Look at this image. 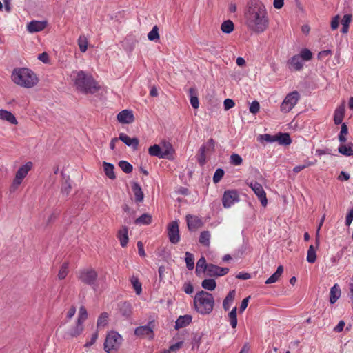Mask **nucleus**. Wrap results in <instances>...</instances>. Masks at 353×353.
<instances>
[{
    "mask_svg": "<svg viewBox=\"0 0 353 353\" xmlns=\"http://www.w3.org/2000/svg\"><path fill=\"white\" fill-rule=\"evenodd\" d=\"M244 22L247 29L255 34H261L268 28V12L261 1H248L244 10Z\"/></svg>",
    "mask_w": 353,
    "mask_h": 353,
    "instance_id": "obj_1",
    "label": "nucleus"
},
{
    "mask_svg": "<svg viewBox=\"0 0 353 353\" xmlns=\"http://www.w3.org/2000/svg\"><path fill=\"white\" fill-rule=\"evenodd\" d=\"M11 79L16 85L25 88H33L39 82L37 74L27 68H14L11 74Z\"/></svg>",
    "mask_w": 353,
    "mask_h": 353,
    "instance_id": "obj_2",
    "label": "nucleus"
},
{
    "mask_svg": "<svg viewBox=\"0 0 353 353\" xmlns=\"http://www.w3.org/2000/svg\"><path fill=\"white\" fill-rule=\"evenodd\" d=\"M72 77L77 89L84 94H94L99 90L92 76L83 70L73 72Z\"/></svg>",
    "mask_w": 353,
    "mask_h": 353,
    "instance_id": "obj_3",
    "label": "nucleus"
},
{
    "mask_svg": "<svg viewBox=\"0 0 353 353\" xmlns=\"http://www.w3.org/2000/svg\"><path fill=\"white\" fill-rule=\"evenodd\" d=\"M194 306L198 313L203 315L210 314L214 306L213 295L203 290L196 292L194 299Z\"/></svg>",
    "mask_w": 353,
    "mask_h": 353,
    "instance_id": "obj_4",
    "label": "nucleus"
},
{
    "mask_svg": "<svg viewBox=\"0 0 353 353\" xmlns=\"http://www.w3.org/2000/svg\"><path fill=\"white\" fill-rule=\"evenodd\" d=\"M32 163L31 161H28L19 168L10 186L11 192H14L18 189L25 177L28 175V172L32 170Z\"/></svg>",
    "mask_w": 353,
    "mask_h": 353,
    "instance_id": "obj_5",
    "label": "nucleus"
},
{
    "mask_svg": "<svg viewBox=\"0 0 353 353\" xmlns=\"http://www.w3.org/2000/svg\"><path fill=\"white\" fill-rule=\"evenodd\" d=\"M121 336L114 331L109 332L105 338L104 342V350L107 353H110V351H117L120 347L122 343Z\"/></svg>",
    "mask_w": 353,
    "mask_h": 353,
    "instance_id": "obj_6",
    "label": "nucleus"
},
{
    "mask_svg": "<svg viewBox=\"0 0 353 353\" xmlns=\"http://www.w3.org/2000/svg\"><path fill=\"white\" fill-rule=\"evenodd\" d=\"M301 98L298 91H293L288 93L281 103L280 110L283 113H288L297 104Z\"/></svg>",
    "mask_w": 353,
    "mask_h": 353,
    "instance_id": "obj_7",
    "label": "nucleus"
},
{
    "mask_svg": "<svg viewBox=\"0 0 353 353\" xmlns=\"http://www.w3.org/2000/svg\"><path fill=\"white\" fill-rule=\"evenodd\" d=\"M77 278L81 283L94 286L98 278V274L93 268H84L79 271Z\"/></svg>",
    "mask_w": 353,
    "mask_h": 353,
    "instance_id": "obj_8",
    "label": "nucleus"
},
{
    "mask_svg": "<svg viewBox=\"0 0 353 353\" xmlns=\"http://www.w3.org/2000/svg\"><path fill=\"white\" fill-rule=\"evenodd\" d=\"M154 323L149 322L147 325L137 327L134 330V334L142 338H148L152 339L154 338Z\"/></svg>",
    "mask_w": 353,
    "mask_h": 353,
    "instance_id": "obj_9",
    "label": "nucleus"
},
{
    "mask_svg": "<svg viewBox=\"0 0 353 353\" xmlns=\"http://www.w3.org/2000/svg\"><path fill=\"white\" fill-rule=\"evenodd\" d=\"M168 236L170 241L176 244L180 241L179 223L177 221L170 222L168 225Z\"/></svg>",
    "mask_w": 353,
    "mask_h": 353,
    "instance_id": "obj_10",
    "label": "nucleus"
},
{
    "mask_svg": "<svg viewBox=\"0 0 353 353\" xmlns=\"http://www.w3.org/2000/svg\"><path fill=\"white\" fill-rule=\"evenodd\" d=\"M239 200V194L236 190H226L222 198L223 205L225 208H230L235 202H238Z\"/></svg>",
    "mask_w": 353,
    "mask_h": 353,
    "instance_id": "obj_11",
    "label": "nucleus"
},
{
    "mask_svg": "<svg viewBox=\"0 0 353 353\" xmlns=\"http://www.w3.org/2000/svg\"><path fill=\"white\" fill-rule=\"evenodd\" d=\"M250 188L253 190L254 194L257 196L261 205L265 207L268 204V199L266 197V193L264 191L263 186L258 182H250L249 184Z\"/></svg>",
    "mask_w": 353,
    "mask_h": 353,
    "instance_id": "obj_12",
    "label": "nucleus"
},
{
    "mask_svg": "<svg viewBox=\"0 0 353 353\" xmlns=\"http://www.w3.org/2000/svg\"><path fill=\"white\" fill-rule=\"evenodd\" d=\"M171 149L172 146L169 145V147L167 148L165 150L163 151L159 145L154 144L148 148V153L150 156L157 157L159 159H163L168 157Z\"/></svg>",
    "mask_w": 353,
    "mask_h": 353,
    "instance_id": "obj_13",
    "label": "nucleus"
},
{
    "mask_svg": "<svg viewBox=\"0 0 353 353\" xmlns=\"http://www.w3.org/2000/svg\"><path fill=\"white\" fill-rule=\"evenodd\" d=\"M228 272L229 269L227 268H221L218 265L210 263L206 274L210 277H216L224 276L227 274Z\"/></svg>",
    "mask_w": 353,
    "mask_h": 353,
    "instance_id": "obj_14",
    "label": "nucleus"
},
{
    "mask_svg": "<svg viewBox=\"0 0 353 353\" xmlns=\"http://www.w3.org/2000/svg\"><path fill=\"white\" fill-rule=\"evenodd\" d=\"M117 120L121 123H132L134 121V117L132 110H124L117 114Z\"/></svg>",
    "mask_w": 353,
    "mask_h": 353,
    "instance_id": "obj_15",
    "label": "nucleus"
},
{
    "mask_svg": "<svg viewBox=\"0 0 353 353\" xmlns=\"http://www.w3.org/2000/svg\"><path fill=\"white\" fill-rule=\"evenodd\" d=\"M188 228L190 230H196L202 226L203 223L200 218L196 216L187 214L185 216Z\"/></svg>",
    "mask_w": 353,
    "mask_h": 353,
    "instance_id": "obj_16",
    "label": "nucleus"
},
{
    "mask_svg": "<svg viewBox=\"0 0 353 353\" xmlns=\"http://www.w3.org/2000/svg\"><path fill=\"white\" fill-rule=\"evenodd\" d=\"M288 65L290 70L299 71L303 68L302 59L299 54L294 55L288 61Z\"/></svg>",
    "mask_w": 353,
    "mask_h": 353,
    "instance_id": "obj_17",
    "label": "nucleus"
},
{
    "mask_svg": "<svg viewBox=\"0 0 353 353\" xmlns=\"http://www.w3.org/2000/svg\"><path fill=\"white\" fill-rule=\"evenodd\" d=\"M119 139L125 143L128 146H130L133 150H137L139 141L137 138H130L129 136L124 133L119 134Z\"/></svg>",
    "mask_w": 353,
    "mask_h": 353,
    "instance_id": "obj_18",
    "label": "nucleus"
},
{
    "mask_svg": "<svg viewBox=\"0 0 353 353\" xmlns=\"http://www.w3.org/2000/svg\"><path fill=\"white\" fill-rule=\"evenodd\" d=\"M117 236L119 240L121 246L122 248L126 247L129 241L128 228L126 226H122L118 231Z\"/></svg>",
    "mask_w": 353,
    "mask_h": 353,
    "instance_id": "obj_19",
    "label": "nucleus"
},
{
    "mask_svg": "<svg viewBox=\"0 0 353 353\" xmlns=\"http://www.w3.org/2000/svg\"><path fill=\"white\" fill-rule=\"evenodd\" d=\"M46 21H32L27 26V29L30 32H37L43 30L46 27Z\"/></svg>",
    "mask_w": 353,
    "mask_h": 353,
    "instance_id": "obj_20",
    "label": "nucleus"
},
{
    "mask_svg": "<svg viewBox=\"0 0 353 353\" xmlns=\"http://www.w3.org/2000/svg\"><path fill=\"white\" fill-rule=\"evenodd\" d=\"M192 317L190 315L186 314L180 316L176 321L175 329L179 330L188 325L192 321Z\"/></svg>",
    "mask_w": 353,
    "mask_h": 353,
    "instance_id": "obj_21",
    "label": "nucleus"
},
{
    "mask_svg": "<svg viewBox=\"0 0 353 353\" xmlns=\"http://www.w3.org/2000/svg\"><path fill=\"white\" fill-rule=\"evenodd\" d=\"M341 291L338 284H334L330 291V302L332 304L335 303L341 296Z\"/></svg>",
    "mask_w": 353,
    "mask_h": 353,
    "instance_id": "obj_22",
    "label": "nucleus"
},
{
    "mask_svg": "<svg viewBox=\"0 0 353 353\" xmlns=\"http://www.w3.org/2000/svg\"><path fill=\"white\" fill-rule=\"evenodd\" d=\"M132 190L134 196L135 201L137 203L142 202L144 198V194L139 184L134 183L132 185Z\"/></svg>",
    "mask_w": 353,
    "mask_h": 353,
    "instance_id": "obj_23",
    "label": "nucleus"
},
{
    "mask_svg": "<svg viewBox=\"0 0 353 353\" xmlns=\"http://www.w3.org/2000/svg\"><path fill=\"white\" fill-rule=\"evenodd\" d=\"M0 119L6 121L14 125H17L18 123L14 115L6 110H0Z\"/></svg>",
    "mask_w": 353,
    "mask_h": 353,
    "instance_id": "obj_24",
    "label": "nucleus"
},
{
    "mask_svg": "<svg viewBox=\"0 0 353 353\" xmlns=\"http://www.w3.org/2000/svg\"><path fill=\"white\" fill-rule=\"evenodd\" d=\"M103 170H104L105 174L109 179H110L112 180H114L116 179V175L114 172V166L113 164L104 161L103 163Z\"/></svg>",
    "mask_w": 353,
    "mask_h": 353,
    "instance_id": "obj_25",
    "label": "nucleus"
},
{
    "mask_svg": "<svg viewBox=\"0 0 353 353\" xmlns=\"http://www.w3.org/2000/svg\"><path fill=\"white\" fill-rule=\"evenodd\" d=\"M209 264H207L206 260L204 256H201L197 261L196 267V274L197 275L201 273L206 272L208 268Z\"/></svg>",
    "mask_w": 353,
    "mask_h": 353,
    "instance_id": "obj_26",
    "label": "nucleus"
},
{
    "mask_svg": "<svg viewBox=\"0 0 353 353\" xmlns=\"http://www.w3.org/2000/svg\"><path fill=\"white\" fill-rule=\"evenodd\" d=\"M120 313L125 317H129L132 314V305L129 302L121 303L119 305Z\"/></svg>",
    "mask_w": 353,
    "mask_h": 353,
    "instance_id": "obj_27",
    "label": "nucleus"
},
{
    "mask_svg": "<svg viewBox=\"0 0 353 353\" xmlns=\"http://www.w3.org/2000/svg\"><path fill=\"white\" fill-rule=\"evenodd\" d=\"M283 272V268L282 265H279L277 268L276 271L271 275L265 282V284H271L276 282L281 277Z\"/></svg>",
    "mask_w": 353,
    "mask_h": 353,
    "instance_id": "obj_28",
    "label": "nucleus"
},
{
    "mask_svg": "<svg viewBox=\"0 0 353 353\" xmlns=\"http://www.w3.org/2000/svg\"><path fill=\"white\" fill-rule=\"evenodd\" d=\"M235 296V291L231 290L227 294L223 302V307L225 310H228L232 304Z\"/></svg>",
    "mask_w": 353,
    "mask_h": 353,
    "instance_id": "obj_29",
    "label": "nucleus"
},
{
    "mask_svg": "<svg viewBox=\"0 0 353 353\" xmlns=\"http://www.w3.org/2000/svg\"><path fill=\"white\" fill-rule=\"evenodd\" d=\"M211 234L209 231H203L201 232L199 242L205 246L209 247L210 244Z\"/></svg>",
    "mask_w": 353,
    "mask_h": 353,
    "instance_id": "obj_30",
    "label": "nucleus"
},
{
    "mask_svg": "<svg viewBox=\"0 0 353 353\" xmlns=\"http://www.w3.org/2000/svg\"><path fill=\"white\" fill-rule=\"evenodd\" d=\"M339 152L345 156L353 155V143H349L346 145H341L339 147Z\"/></svg>",
    "mask_w": 353,
    "mask_h": 353,
    "instance_id": "obj_31",
    "label": "nucleus"
},
{
    "mask_svg": "<svg viewBox=\"0 0 353 353\" xmlns=\"http://www.w3.org/2000/svg\"><path fill=\"white\" fill-rule=\"evenodd\" d=\"M276 141L280 145H288L291 143L292 141L290 135L288 133H279L276 134Z\"/></svg>",
    "mask_w": 353,
    "mask_h": 353,
    "instance_id": "obj_32",
    "label": "nucleus"
},
{
    "mask_svg": "<svg viewBox=\"0 0 353 353\" xmlns=\"http://www.w3.org/2000/svg\"><path fill=\"white\" fill-rule=\"evenodd\" d=\"M345 110L343 107L336 108L334 111V121L335 124L338 125L341 123L344 117Z\"/></svg>",
    "mask_w": 353,
    "mask_h": 353,
    "instance_id": "obj_33",
    "label": "nucleus"
},
{
    "mask_svg": "<svg viewBox=\"0 0 353 353\" xmlns=\"http://www.w3.org/2000/svg\"><path fill=\"white\" fill-rule=\"evenodd\" d=\"M201 286L205 290L212 291L216 287V283L214 279H204L201 283Z\"/></svg>",
    "mask_w": 353,
    "mask_h": 353,
    "instance_id": "obj_34",
    "label": "nucleus"
},
{
    "mask_svg": "<svg viewBox=\"0 0 353 353\" xmlns=\"http://www.w3.org/2000/svg\"><path fill=\"white\" fill-rule=\"evenodd\" d=\"M83 330V325H81L77 322L76 325L69 330L68 334L71 337H77L82 333Z\"/></svg>",
    "mask_w": 353,
    "mask_h": 353,
    "instance_id": "obj_35",
    "label": "nucleus"
},
{
    "mask_svg": "<svg viewBox=\"0 0 353 353\" xmlns=\"http://www.w3.org/2000/svg\"><path fill=\"white\" fill-rule=\"evenodd\" d=\"M234 23L230 20L223 21L221 26V30H222V32L227 34L231 33L234 30Z\"/></svg>",
    "mask_w": 353,
    "mask_h": 353,
    "instance_id": "obj_36",
    "label": "nucleus"
},
{
    "mask_svg": "<svg viewBox=\"0 0 353 353\" xmlns=\"http://www.w3.org/2000/svg\"><path fill=\"white\" fill-rule=\"evenodd\" d=\"M130 281L132 284L133 288L137 295H140L142 292V285L139 281V279L134 276H132L130 279Z\"/></svg>",
    "mask_w": 353,
    "mask_h": 353,
    "instance_id": "obj_37",
    "label": "nucleus"
},
{
    "mask_svg": "<svg viewBox=\"0 0 353 353\" xmlns=\"http://www.w3.org/2000/svg\"><path fill=\"white\" fill-rule=\"evenodd\" d=\"M352 20V16L350 14H345L342 19L341 23L343 28L341 32L343 33H347L349 30V26Z\"/></svg>",
    "mask_w": 353,
    "mask_h": 353,
    "instance_id": "obj_38",
    "label": "nucleus"
},
{
    "mask_svg": "<svg viewBox=\"0 0 353 353\" xmlns=\"http://www.w3.org/2000/svg\"><path fill=\"white\" fill-rule=\"evenodd\" d=\"M316 248L313 245L309 247L307 254V261L310 263H314L316 261Z\"/></svg>",
    "mask_w": 353,
    "mask_h": 353,
    "instance_id": "obj_39",
    "label": "nucleus"
},
{
    "mask_svg": "<svg viewBox=\"0 0 353 353\" xmlns=\"http://www.w3.org/2000/svg\"><path fill=\"white\" fill-rule=\"evenodd\" d=\"M236 307H234L228 314L230 323L232 328H236L237 326V316H236Z\"/></svg>",
    "mask_w": 353,
    "mask_h": 353,
    "instance_id": "obj_40",
    "label": "nucleus"
},
{
    "mask_svg": "<svg viewBox=\"0 0 353 353\" xmlns=\"http://www.w3.org/2000/svg\"><path fill=\"white\" fill-rule=\"evenodd\" d=\"M88 39L84 35L80 36L78 39V46L81 52H85L88 49Z\"/></svg>",
    "mask_w": 353,
    "mask_h": 353,
    "instance_id": "obj_41",
    "label": "nucleus"
},
{
    "mask_svg": "<svg viewBox=\"0 0 353 353\" xmlns=\"http://www.w3.org/2000/svg\"><path fill=\"white\" fill-rule=\"evenodd\" d=\"M185 261L186 263L187 268L189 270H192L194 267V258L192 254L189 252H186Z\"/></svg>",
    "mask_w": 353,
    "mask_h": 353,
    "instance_id": "obj_42",
    "label": "nucleus"
},
{
    "mask_svg": "<svg viewBox=\"0 0 353 353\" xmlns=\"http://www.w3.org/2000/svg\"><path fill=\"white\" fill-rule=\"evenodd\" d=\"M88 318V312L87 310L84 306H81L79 311V316L77 319V323L81 325H83L84 321Z\"/></svg>",
    "mask_w": 353,
    "mask_h": 353,
    "instance_id": "obj_43",
    "label": "nucleus"
},
{
    "mask_svg": "<svg viewBox=\"0 0 353 353\" xmlns=\"http://www.w3.org/2000/svg\"><path fill=\"white\" fill-rule=\"evenodd\" d=\"M190 94V103L191 105L194 108L197 109L199 105V99L196 96V90L194 88H190L189 90Z\"/></svg>",
    "mask_w": 353,
    "mask_h": 353,
    "instance_id": "obj_44",
    "label": "nucleus"
},
{
    "mask_svg": "<svg viewBox=\"0 0 353 353\" xmlns=\"http://www.w3.org/2000/svg\"><path fill=\"white\" fill-rule=\"evenodd\" d=\"M152 221V217L148 214H143L135 220L137 224L148 225Z\"/></svg>",
    "mask_w": 353,
    "mask_h": 353,
    "instance_id": "obj_45",
    "label": "nucleus"
},
{
    "mask_svg": "<svg viewBox=\"0 0 353 353\" xmlns=\"http://www.w3.org/2000/svg\"><path fill=\"white\" fill-rule=\"evenodd\" d=\"M148 38L150 41H157L159 39V28L154 26L148 34Z\"/></svg>",
    "mask_w": 353,
    "mask_h": 353,
    "instance_id": "obj_46",
    "label": "nucleus"
},
{
    "mask_svg": "<svg viewBox=\"0 0 353 353\" xmlns=\"http://www.w3.org/2000/svg\"><path fill=\"white\" fill-rule=\"evenodd\" d=\"M215 147V141L213 139L210 138L208 140V141L203 144L201 148H205L204 152L205 153L209 152H213L214 150Z\"/></svg>",
    "mask_w": 353,
    "mask_h": 353,
    "instance_id": "obj_47",
    "label": "nucleus"
},
{
    "mask_svg": "<svg viewBox=\"0 0 353 353\" xmlns=\"http://www.w3.org/2000/svg\"><path fill=\"white\" fill-rule=\"evenodd\" d=\"M108 314L106 312L101 314L97 319V327L99 328L105 327L108 323Z\"/></svg>",
    "mask_w": 353,
    "mask_h": 353,
    "instance_id": "obj_48",
    "label": "nucleus"
},
{
    "mask_svg": "<svg viewBox=\"0 0 353 353\" xmlns=\"http://www.w3.org/2000/svg\"><path fill=\"white\" fill-rule=\"evenodd\" d=\"M119 166L121 168L123 172L127 174L132 172L133 170L132 165L125 161H119Z\"/></svg>",
    "mask_w": 353,
    "mask_h": 353,
    "instance_id": "obj_49",
    "label": "nucleus"
},
{
    "mask_svg": "<svg viewBox=\"0 0 353 353\" xmlns=\"http://www.w3.org/2000/svg\"><path fill=\"white\" fill-rule=\"evenodd\" d=\"M204 149L205 148H200L197 154V161L201 166L206 163V153Z\"/></svg>",
    "mask_w": 353,
    "mask_h": 353,
    "instance_id": "obj_50",
    "label": "nucleus"
},
{
    "mask_svg": "<svg viewBox=\"0 0 353 353\" xmlns=\"http://www.w3.org/2000/svg\"><path fill=\"white\" fill-rule=\"evenodd\" d=\"M348 133V129L347 125L344 123L341 125V129L340 134L339 135V140L341 143H344L346 141L347 139L345 136Z\"/></svg>",
    "mask_w": 353,
    "mask_h": 353,
    "instance_id": "obj_51",
    "label": "nucleus"
},
{
    "mask_svg": "<svg viewBox=\"0 0 353 353\" xmlns=\"http://www.w3.org/2000/svg\"><path fill=\"white\" fill-rule=\"evenodd\" d=\"M68 263H63L58 273V278L60 280L64 279L68 273Z\"/></svg>",
    "mask_w": 353,
    "mask_h": 353,
    "instance_id": "obj_52",
    "label": "nucleus"
},
{
    "mask_svg": "<svg viewBox=\"0 0 353 353\" xmlns=\"http://www.w3.org/2000/svg\"><path fill=\"white\" fill-rule=\"evenodd\" d=\"M299 55L300 56L302 61L303 60L306 61H310L312 57L311 51L307 48L303 49Z\"/></svg>",
    "mask_w": 353,
    "mask_h": 353,
    "instance_id": "obj_53",
    "label": "nucleus"
},
{
    "mask_svg": "<svg viewBox=\"0 0 353 353\" xmlns=\"http://www.w3.org/2000/svg\"><path fill=\"white\" fill-rule=\"evenodd\" d=\"M230 162L233 165H240L243 162V159L238 154H232L230 156Z\"/></svg>",
    "mask_w": 353,
    "mask_h": 353,
    "instance_id": "obj_54",
    "label": "nucleus"
},
{
    "mask_svg": "<svg viewBox=\"0 0 353 353\" xmlns=\"http://www.w3.org/2000/svg\"><path fill=\"white\" fill-rule=\"evenodd\" d=\"M224 173V170L221 168H218L216 170L213 176V182L214 183H219L223 178Z\"/></svg>",
    "mask_w": 353,
    "mask_h": 353,
    "instance_id": "obj_55",
    "label": "nucleus"
},
{
    "mask_svg": "<svg viewBox=\"0 0 353 353\" xmlns=\"http://www.w3.org/2000/svg\"><path fill=\"white\" fill-rule=\"evenodd\" d=\"M316 163V161L313 162V161H307V162H305L304 164L303 165H297V166H295L294 168H293V171L295 173H298L300 171H301L302 170L306 168H308L311 165H314Z\"/></svg>",
    "mask_w": 353,
    "mask_h": 353,
    "instance_id": "obj_56",
    "label": "nucleus"
},
{
    "mask_svg": "<svg viewBox=\"0 0 353 353\" xmlns=\"http://www.w3.org/2000/svg\"><path fill=\"white\" fill-rule=\"evenodd\" d=\"M260 109L259 103L256 101H254L250 105V112L254 114H256Z\"/></svg>",
    "mask_w": 353,
    "mask_h": 353,
    "instance_id": "obj_57",
    "label": "nucleus"
},
{
    "mask_svg": "<svg viewBox=\"0 0 353 353\" xmlns=\"http://www.w3.org/2000/svg\"><path fill=\"white\" fill-rule=\"evenodd\" d=\"M325 214H324L321 219V221L319 224V226H318V228H317V230H316V248L319 247V231L321 230V228L322 227L323 225V223L325 221Z\"/></svg>",
    "mask_w": 353,
    "mask_h": 353,
    "instance_id": "obj_58",
    "label": "nucleus"
},
{
    "mask_svg": "<svg viewBox=\"0 0 353 353\" xmlns=\"http://www.w3.org/2000/svg\"><path fill=\"white\" fill-rule=\"evenodd\" d=\"M261 138L268 143H273L276 141V135L265 134L261 135Z\"/></svg>",
    "mask_w": 353,
    "mask_h": 353,
    "instance_id": "obj_59",
    "label": "nucleus"
},
{
    "mask_svg": "<svg viewBox=\"0 0 353 353\" xmlns=\"http://www.w3.org/2000/svg\"><path fill=\"white\" fill-rule=\"evenodd\" d=\"M183 289L184 292L188 294H192L194 291V287L190 282L185 283Z\"/></svg>",
    "mask_w": 353,
    "mask_h": 353,
    "instance_id": "obj_60",
    "label": "nucleus"
},
{
    "mask_svg": "<svg viewBox=\"0 0 353 353\" xmlns=\"http://www.w3.org/2000/svg\"><path fill=\"white\" fill-rule=\"evenodd\" d=\"M224 108L225 110H228L230 108H233L235 105L234 101L232 99H225L223 102Z\"/></svg>",
    "mask_w": 353,
    "mask_h": 353,
    "instance_id": "obj_61",
    "label": "nucleus"
},
{
    "mask_svg": "<svg viewBox=\"0 0 353 353\" xmlns=\"http://www.w3.org/2000/svg\"><path fill=\"white\" fill-rule=\"evenodd\" d=\"M97 338H98V332H95L92 335L90 340L89 341L86 342V343L85 344V347H88L92 346L96 342Z\"/></svg>",
    "mask_w": 353,
    "mask_h": 353,
    "instance_id": "obj_62",
    "label": "nucleus"
},
{
    "mask_svg": "<svg viewBox=\"0 0 353 353\" xmlns=\"http://www.w3.org/2000/svg\"><path fill=\"white\" fill-rule=\"evenodd\" d=\"M71 188V185L68 181H65V183L62 186L61 192L63 194L68 195L70 192Z\"/></svg>",
    "mask_w": 353,
    "mask_h": 353,
    "instance_id": "obj_63",
    "label": "nucleus"
},
{
    "mask_svg": "<svg viewBox=\"0 0 353 353\" xmlns=\"http://www.w3.org/2000/svg\"><path fill=\"white\" fill-rule=\"evenodd\" d=\"M353 221V209H351L345 218V225L349 226Z\"/></svg>",
    "mask_w": 353,
    "mask_h": 353,
    "instance_id": "obj_64",
    "label": "nucleus"
}]
</instances>
